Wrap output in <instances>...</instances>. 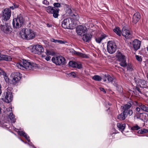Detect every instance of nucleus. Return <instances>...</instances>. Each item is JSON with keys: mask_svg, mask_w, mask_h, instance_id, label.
<instances>
[{"mask_svg": "<svg viewBox=\"0 0 148 148\" xmlns=\"http://www.w3.org/2000/svg\"><path fill=\"white\" fill-rule=\"evenodd\" d=\"M34 32L29 29L23 28L19 32V36L21 38L26 40L33 39L35 37Z\"/></svg>", "mask_w": 148, "mask_h": 148, "instance_id": "obj_1", "label": "nucleus"}, {"mask_svg": "<svg viewBox=\"0 0 148 148\" xmlns=\"http://www.w3.org/2000/svg\"><path fill=\"white\" fill-rule=\"evenodd\" d=\"M36 64L34 63H30L25 60H23L17 63V67L21 69L33 70L36 66Z\"/></svg>", "mask_w": 148, "mask_h": 148, "instance_id": "obj_2", "label": "nucleus"}, {"mask_svg": "<svg viewBox=\"0 0 148 148\" xmlns=\"http://www.w3.org/2000/svg\"><path fill=\"white\" fill-rule=\"evenodd\" d=\"M113 31L119 36H121L122 34V35L126 39H131L132 37L130 31L125 27L122 28L121 32L119 27H116L114 29Z\"/></svg>", "mask_w": 148, "mask_h": 148, "instance_id": "obj_3", "label": "nucleus"}, {"mask_svg": "<svg viewBox=\"0 0 148 148\" xmlns=\"http://www.w3.org/2000/svg\"><path fill=\"white\" fill-rule=\"evenodd\" d=\"M62 27L64 29H72L75 26L73 23L71 18H68L64 19L62 23Z\"/></svg>", "mask_w": 148, "mask_h": 148, "instance_id": "obj_4", "label": "nucleus"}, {"mask_svg": "<svg viewBox=\"0 0 148 148\" xmlns=\"http://www.w3.org/2000/svg\"><path fill=\"white\" fill-rule=\"evenodd\" d=\"M21 77V75L19 73L16 72L12 73L10 75V83L16 84L19 82Z\"/></svg>", "mask_w": 148, "mask_h": 148, "instance_id": "obj_5", "label": "nucleus"}, {"mask_svg": "<svg viewBox=\"0 0 148 148\" xmlns=\"http://www.w3.org/2000/svg\"><path fill=\"white\" fill-rule=\"evenodd\" d=\"M117 60L119 62V64L121 66L125 67L127 66L126 58L125 56L120 52H117L116 54Z\"/></svg>", "mask_w": 148, "mask_h": 148, "instance_id": "obj_6", "label": "nucleus"}, {"mask_svg": "<svg viewBox=\"0 0 148 148\" xmlns=\"http://www.w3.org/2000/svg\"><path fill=\"white\" fill-rule=\"evenodd\" d=\"M23 23L24 20L23 17L21 16H18L16 18L13 19L12 25L14 28H18L21 27Z\"/></svg>", "mask_w": 148, "mask_h": 148, "instance_id": "obj_7", "label": "nucleus"}, {"mask_svg": "<svg viewBox=\"0 0 148 148\" xmlns=\"http://www.w3.org/2000/svg\"><path fill=\"white\" fill-rule=\"evenodd\" d=\"M116 46L115 42L112 41H109L107 44V50L110 54L114 53L116 50Z\"/></svg>", "mask_w": 148, "mask_h": 148, "instance_id": "obj_8", "label": "nucleus"}, {"mask_svg": "<svg viewBox=\"0 0 148 148\" xmlns=\"http://www.w3.org/2000/svg\"><path fill=\"white\" fill-rule=\"evenodd\" d=\"M52 61L53 63L56 65H60L65 64V59L63 57L60 56L53 57Z\"/></svg>", "mask_w": 148, "mask_h": 148, "instance_id": "obj_9", "label": "nucleus"}, {"mask_svg": "<svg viewBox=\"0 0 148 148\" xmlns=\"http://www.w3.org/2000/svg\"><path fill=\"white\" fill-rule=\"evenodd\" d=\"M132 106V105L130 103L128 102L126 104L124 105L123 106H121L122 110L124 113L126 114H128L129 116L131 115L133 113L132 110H130Z\"/></svg>", "mask_w": 148, "mask_h": 148, "instance_id": "obj_10", "label": "nucleus"}, {"mask_svg": "<svg viewBox=\"0 0 148 148\" xmlns=\"http://www.w3.org/2000/svg\"><path fill=\"white\" fill-rule=\"evenodd\" d=\"M11 15V11L8 8H6L2 12V19L4 21L9 20Z\"/></svg>", "mask_w": 148, "mask_h": 148, "instance_id": "obj_11", "label": "nucleus"}, {"mask_svg": "<svg viewBox=\"0 0 148 148\" xmlns=\"http://www.w3.org/2000/svg\"><path fill=\"white\" fill-rule=\"evenodd\" d=\"M3 97H5V101L8 103L10 102L13 99V96L11 92L8 90L5 91Z\"/></svg>", "mask_w": 148, "mask_h": 148, "instance_id": "obj_12", "label": "nucleus"}, {"mask_svg": "<svg viewBox=\"0 0 148 148\" xmlns=\"http://www.w3.org/2000/svg\"><path fill=\"white\" fill-rule=\"evenodd\" d=\"M87 28L85 26L80 25L76 29V32L79 35L82 36L86 32Z\"/></svg>", "mask_w": 148, "mask_h": 148, "instance_id": "obj_13", "label": "nucleus"}, {"mask_svg": "<svg viewBox=\"0 0 148 148\" xmlns=\"http://www.w3.org/2000/svg\"><path fill=\"white\" fill-rule=\"evenodd\" d=\"M12 107H9L7 108L6 112L8 116L12 123H14L15 121L14 116L12 112Z\"/></svg>", "mask_w": 148, "mask_h": 148, "instance_id": "obj_14", "label": "nucleus"}, {"mask_svg": "<svg viewBox=\"0 0 148 148\" xmlns=\"http://www.w3.org/2000/svg\"><path fill=\"white\" fill-rule=\"evenodd\" d=\"M135 82L136 85L140 88H145L147 86L145 81L143 79H139L138 81L136 80Z\"/></svg>", "mask_w": 148, "mask_h": 148, "instance_id": "obj_15", "label": "nucleus"}, {"mask_svg": "<svg viewBox=\"0 0 148 148\" xmlns=\"http://www.w3.org/2000/svg\"><path fill=\"white\" fill-rule=\"evenodd\" d=\"M133 47L135 51L138 49L140 46L141 41L137 39L134 40L132 42Z\"/></svg>", "mask_w": 148, "mask_h": 148, "instance_id": "obj_16", "label": "nucleus"}, {"mask_svg": "<svg viewBox=\"0 0 148 148\" xmlns=\"http://www.w3.org/2000/svg\"><path fill=\"white\" fill-rule=\"evenodd\" d=\"M140 18V14L138 12H136L133 16L132 22L136 24L139 20Z\"/></svg>", "mask_w": 148, "mask_h": 148, "instance_id": "obj_17", "label": "nucleus"}, {"mask_svg": "<svg viewBox=\"0 0 148 148\" xmlns=\"http://www.w3.org/2000/svg\"><path fill=\"white\" fill-rule=\"evenodd\" d=\"M69 66L73 68H76L78 69H80L82 67V65L81 64L78 63L73 61H71L69 62Z\"/></svg>", "mask_w": 148, "mask_h": 148, "instance_id": "obj_18", "label": "nucleus"}, {"mask_svg": "<svg viewBox=\"0 0 148 148\" xmlns=\"http://www.w3.org/2000/svg\"><path fill=\"white\" fill-rule=\"evenodd\" d=\"M146 117V116L143 113L140 112H136L134 116L135 118H136V119H139L142 121L145 119Z\"/></svg>", "mask_w": 148, "mask_h": 148, "instance_id": "obj_19", "label": "nucleus"}, {"mask_svg": "<svg viewBox=\"0 0 148 148\" xmlns=\"http://www.w3.org/2000/svg\"><path fill=\"white\" fill-rule=\"evenodd\" d=\"M0 28L1 30L5 33L8 34L10 32L9 26L6 24L5 25H1Z\"/></svg>", "mask_w": 148, "mask_h": 148, "instance_id": "obj_20", "label": "nucleus"}, {"mask_svg": "<svg viewBox=\"0 0 148 148\" xmlns=\"http://www.w3.org/2000/svg\"><path fill=\"white\" fill-rule=\"evenodd\" d=\"M11 60L12 58L10 56L0 54V60L10 61Z\"/></svg>", "mask_w": 148, "mask_h": 148, "instance_id": "obj_21", "label": "nucleus"}, {"mask_svg": "<svg viewBox=\"0 0 148 148\" xmlns=\"http://www.w3.org/2000/svg\"><path fill=\"white\" fill-rule=\"evenodd\" d=\"M82 39L83 40L86 42H88L90 40L92 35L90 34H84L83 35Z\"/></svg>", "mask_w": 148, "mask_h": 148, "instance_id": "obj_22", "label": "nucleus"}, {"mask_svg": "<svg viewBox=\"0 0 148 148\" xmlns=\"http://www.w3.org/2000/svg\"><path fill=\"white\" fill-rule=\"evenodd\" d=\"M18 132V134L20 136H23L29 142H30V140L29 139V137L28 135L24 132L21 131H17Z\"/></svg>", "mask_w": 148, "mask_h": 148, "instance_id": "obj_23", "label": "nucleus"}, {"mask_svg": "<svg viewBox=\"0 0 148 148\" xmlns=\"http://www.w3.org/2000/svg\"><path fill=\"white\" fill-rule=\"evenodd\" d=\"M106 36L105 34H103L100 37L95 38V40L97 43H100L102 40L106 37Z\"/></svg>", "mask_w": 148, "mask_h": 148, "instance_id": "obj_24", "label": "nucleus"}, {"mask_svg": "<svg viewBox=\"0 0 148 148\" xmlns=\"http://www.w3.org/2000/svg\"><path fill=\"white\" fill-rule=\"evenodd\" d=\"M51 41L52 42H54L55 43H59L60 44H64L66 42V41H63L62 40L55 39L53 38H51L50 39Z\"/></svg>", "mask_w": 148, "mask_h": 148, "instance_id": "obj_25", "label": "nucleus"}, {"mask_svg": "<svg viewBox=\"0 0 148 148\" xmlns=\"http://www.w3.org/2000/svg\"><path fill=\"white\" fill-rule=\"evenodd\" d=\"M54 8H55L51 6H48L46 8V10L49 13L52 14L53 12Z\"/></svg>", "mask_w": 148, "mask_h": 148, "instance_id": "obj_26", "label": "nucleus"}, {"mask_svg": "<svg viewBox=\"0 0 148 148\" xmlns=\"http://www.w3.org/2000/svg\"><path fill=\"white\" fill-rule=\"evenodd\" d=\"M126 114L123 112L122 113L117 116V118L121 120H124L126 118Z\"/></svg>", "mask_w": 148, "mask_h": 148, "instance_id": "obj_27", "label": "nucleus"}, {"mask_svg": "<svg viewBox=\"0 0 148 148\" xmlns=\"http://www.w3.org/2000/svg\"><path fill=\"white\" fill-rule=\"evenodd\" d=\"M59 10V9L54 8L53 12V13H52L53 14V16L54 18H56L58 17L59 15L58 13Z\"/></svg>", "mask_w": 148, "mask_h": 148, "instance_id": "obj_28", "label": "nucleus"}, {"mask_svg": "<svg viewBox=\"0 0 148 148\" xmlns=\"http://www.w3.org/2000/svg\"><path fill=\"white\" fill-rule=\"evenodd\" d=\"M117 126L120 130H123L125 127V124H121L120 123H118Z\"/></svg>", "mask_w": 148, "mask_h": 148, "instance_id": "obj_29", "label": "nucleus"}, {"mask_svg": "<svg viewBox=\"0 0 148 148\" xmlns=\"http://www.w3.org/2000/svg\"><path fill=\"white\" fill-rule=\"evenodd\" d=\"M55 54V53L53 50H47L46 52V54L47 56L49 55L53 56Z\"/></svg>", "mask_w": 148, "mask_h": 148, "instance_id": "obj_30", "label": "nucleus"}, {"mask_svg": "<svg viewBox=\"0 0 148 148\" xmlns=\"http://www.w3.org/2000/svg\"><path fill=\"white\" fill-rule=\"evenodd\" d=\"M32 47L30 50L31 52L34 54H36L37 52V50L36 49L37 45H34L32 46Z\"/></svg>", "mask_w": 148, "mask_h": 148, "instance_id": "obj_31", "label": "nucleus"}, {"mask_svg": "<svg viewBox=\"0 0 148 148\" xmlns=\"http://www.w3.org/2000/svg\"><path fill=\"white\" fill-rule=\"evenodd\" d=\"M92 79L96 81H100L102 78L100 76L98 75H95L92 77Z\"/></svg>", "mask_w": 148, "mask_h": 148, "instance_id": "obj_32", "label": "nucleus"}, {"mask_svg": "<svg viewBox=\"0 0 148 148\" xmlns=\"http://www.w3.org/2000/svg\"><path fill=\"white\" fill-rule=\"evenodd\" d=\"M71 15H72L71 17V18L72 19H73L77 21L78 20L79 18V15L76 14H72Z\"/></svg>", "mask_w": 148, "mask_h": 148, "instance_id": "obj_33", "label": "nucleus"}, {"mask_svg": "<svg viewBox=\"0 0 148 148\" xmlns=\"http://www.w3.org/2000/svg\"><path fill=\"white\" fill-rule=\"evenodd\" d=\"M135 102L136 103V105L139 106L141 108L142 110L144 111L146 106L144 105L142 103H138L136 101H135Z\"/></svg>", "mask_w": 148, "mask_h": 148, "instance_id": "obj_34", "label": "nucleus"}, {"mask_svg": "<svg viewBox=\"0 0 148 148\" xmlns=\"http://www.w3.org/2000/svg\"><path fill=\"white\" fill-rule=\"evenodd\" d=\"M44 51V48L41 45H38V53L43 52Z\"/></svg>", "mask_w": 148, "mask_h": 148, "instance_id": "obj_35", "label": "nucleus"}, {"mask_svg": "<svg viewBox=\"0 0 148 148\" xmlns=\"http://www.w3.org/2000/svg\"><path fill=\"white\" fill-rule=\"evenodd\" d=\"M148 132V130L146 129H143L139 130L138 131V133L140 134H143L144 133H146Z\"/></svg>", "mask_w": 148, "mask_h": 148, "instance_id": "obj_36", "label": "nucleus"}, {"mask_svg": "<svg viewBox=\"0 0 148 148\" xmlns=\"http://www.w3.org/2000/svg\"><path fill=\"white\" fill-rule=\"evenodd\" d=\"M66 13L67 14H69V16H70L71 17L72 15H71V14H73V13L72 10H71L70 8H68L67 10H66Z\"/></svg>", "mask_w": 148, "mask_h": 148, "instance_id": "obj_37", "label": "nucleus"}, {"mask_svg": "<svg viewBox=\"0 0 148 148\" xmlns=\"http://www.w3.org/2000/svg\"><path fill=\"white\" fill-rule=\"evenodd\" d=\"M75 55H77L81 57H82L84 58L85 57V55L83 54L82 53L76 51Z\"/></svg>", "mask_w": 148, "mask_h": 148, "instance_id": "obj_38", "label": "nucleus"}, {"mask_svg": "<svg viewBox=\"0 0 148 148\" xmlns=\"http://www.w3.org/2000/svg\"><path fill=\"white\" fill-rule=\"evenodd\" d=\"M140 129L138 125H136L132 127L131 130H138Z\"/></svg>", "mask_w": 148, "mask_h": 148, "instance_id": "obj_39", "label": "nucleus"}, {"mask_svg": "<svg viewBox=\"0 0 148 148\" xmlns=\"http://www.w3.org/2000/svg\"><path fill=\"white\" fill-rule=\"evenodd\" d=\"M4 79L6 82H10V79L8 78L6 75H4Z\"/></svg>", "mask_w": 148, "mask_h": 148, "instance_id": "obj_40", "label": "nucleus"}, {"mask_svg": "<svg viewBox=\"0 0 148 148\" xmlns=\"http://www.w3.org/2000/svg\"><path fill=\"white\" fill-rule=\"evenodd\" d=\"M136 59L139 62H140L142 60L141 57L138 55L136 56Z\"/></svg>", "mask_w": 148, "mask_h": 148, "instance_id": "obj_41", "label": "nucleus"}, {"mask_svg": "<svg viewBox=\"0 0 148 148\" xmlns=\"http://www.w3.org/2000/svg\"><path fill=\"white\" fill-rule=\"evenodd\" d=\"M68 75L70 76H72L74 77H75L76 76V73L74 72H72L70 73H69L68 74Z\"/></svg>", "mask_w": 148, "mask_h": 148, "instance_id": "obj_42", "label": "nucleus"}, {"mask_svg": "<svg viewBox=\"0 0 148 148\" xmlns=\"http://www.w3.org/2000/svg\"><path fill=\"white\" fill-rule=\"evenodd\" d=\"M53 5L56 7L59 8L60 7L61 5L59 3H55L53 4Z\"/></svg>", "mask_w": 148, "mask_h": 148, "instance_id": "obj_43", "label": "nucleus"}, {"mask_svg": "<svg viewBox=\"0 0 148 148\" xmlns=\"http://www.w3.org/2000/svg\"><path fill=\"white\" fill-rule=\"evenodd\" d=\"M127 70L130 71L133 70L132 66L131 65H129L127 67Z\"/></svg>", "mask_w": 148, "mask_h": 148, "instance_id": "obj_44", "label": "nucleus"}, {"mask_svg": "<svg viewBox=\"0 0 148 148\" xmlns=\"http://www.w3.org/2000/svg\"><path fill=\"white\" fill-rule=\"evenodd\" d=\"M107 79L108 80V81L107 82H108L109 75H107V76H106V75L105 76V78H103V81L104 82H106Z\"/></svg>", "mask_w": 148, "mask_h": 148, "instance_id": "obj_45", "label": "nucleus"}, {"mask_svg": "<svg viewBox=\"0 0 148 148\" xmlns=\"http://www.w3.org/2000/svg\"><path fill=\"white\" fill-rule=\"evenodd\" d=\"M43 4H44L46 5H48L49 4V2L47 1V0H44L42 2Z\"/></svg>", "mask_w": 148, "mask_h": 148, "instance_id": "obj_46", "label": "nucleus"}, {"mask_svg": "<svg viewBox=\"0 0 148 148\" xmlns=\"http://www.w3.org/2000/svg\"><path fill=\"white\" fill-rule=\"evenodd\" d=\"M18 6L16 4H14V6L10 7V8L12 10H14V8H18Z\"/></svg>", "mask_w": 148, "mask_h": 148, "instance_id": "obj_47", "label": "nucleus"}, {"mask_svg": "<svg viewBox=\"0 0 148 148\" xmlns=\"http://www.w3.org/2000/svg\"><path fill=\"white\" fill-rule=\"evenodd\" d=\"M113 80V78L112 77L109 75L108 82H112Z\"/></svg>", "mask_w": 148, "mask_h": 148, "instance_id": "obj_48", "label": "nucleus"}, {"mask_svg": "<svg viewBox=\"0 0 148 148\" xmlns=\"http://www.w3.org/2000/svg\"><path fill=\"white\" fill-rule=\"evenodd\" d=\"M99 89L101 91H102L104 93H106V91L103 88L101 87L99 88Z\"/></svg>", "mask_w": 148, "mask_h": 148, "instance_id": "obj_49", "label": "nucleus"}, {"mask_svg": "<svg viewBox=\"0 0 148 148\" xmlns=\"http://www.w3.org/2000/svg\"><path fill=\"white\" fill-rule=\"evenodd\" d=\"M28 144L30 146V147H32V148H36L30 142L29 143H28Z\"/></svg>", "mask_w": 148, "mask_h": 148, "instance_id": "obj_50", "label": "nucleus"}, {"mask_svg": "<svg viewBox=\"0 0 148 148\" xmlns=\"http://www.w3.org/2000/svg\"><path fill=\"white\" fill-rule=\"evenodd\" d=\"M70 52L74 54H75L76 51L74 50L73 49H71L70 50Z\"/></svg>", "mask_w": 148, "mask_h": 148, "instance_id": "obj_51", "label": "nucleus"}, {"mask_svg": "<svg viewBox=\"0 0 148 148\" xmlns=\"http://www.w3.org/2000/svg\"><path fill=\"white\" fill-rule=\"evenodd\" d=\"M51 57L50 56H47L45 58L46 60L47 61H49L51 59Z\"/></svg>", "mask_w": 148, "mask_h": 148, "instance_id": "obj_52", "label": "nucleus"}, {"mask_svg": "<svg viewBox=\"0 0 148 148\" xmlns=\"http://www.w3.org/2000/svg\"><path fill=\"white\" fill-rule=\"evenodd\" d=\"M136 111L138 112H139L140 111V108L137 107L136 109Z\"/></svg>", "mask_w": 148, "mask_h": 148, "instance_id": "obj_53", "label": "nucleus"}, {"mask_svg": "<svg viewBox=\"0 0 148 148\" xmlns=\"http://www.w3.org/2000/svg\"><path fill=\"white\" fill-rule=\"evenodd\" d=\"M144 111H145L147 112H148V107L146 106L145 109L144 110Z\"/></svg>", "mask_w": 148, "mask_h": 148, "instance_id": "obj_54", "label": "nucleus"}, {"mask_svg": "<svg viewBox=\"0 0 148 148\" xmlns=\"http://www.w3.org/2000/svg\"><path fill=\"white\" fill-rule=\"evenodd\" d=\"M139 87H138L137 86L136 88V90L138 91V92H140V93H141V91H140V89L139 88Z\"/></svg>", "mask_w": 148, "mask_h": 148, "instance_id": "obj_55", "label": "nucleus"}, {"mask_svg": "<svg viewBox=\"0 0 148 148\" xmlns=\"http://www.w3.org/2000/svg\"><path fill=\"white\" fill-rule=\"evenodd\" d=\"M20 139L22 141V142H23V143H26V144L27 143L26 142H25L23 141V140L22 139Z\"/></svg>", "mask_w": 148, "mask_h": 148, "instance_id": "obj_56", "label": "nucleus"}, {"mask_svg": "<svg viewBox=\"0 0 148 148\" xmlns=\"http://www.w3.org/2000/svg\"><path fill=\"white\" fill-rule=\"evenodd\" d=\"M47 27H50V25L49 24H48L47 25Z\"/></svg>", "mask_w": 148, "mask_h": 148, "instance_id": "obj_57", "label": "nucleus"}, {"mask_svg": "<svg viewBox=\"0 0 148 148\" xmlns=\"http://www.w3.org/2000/svg\"><path fill=\"white\" fill-rule=\"evenodd\" d=\"M147 79H148V74H147Z\"/></svg>", "mask_w": 148, "mask_h": 148, "instance_id": "obj_58", "label": "nucleus"}, {"mask_svg": "<svg viewBox=\"0 0 148 148\" xmlns=\"http://www.w3.org/2000/svg\"><path fill=\"white\" fill-rule=\"evenodd\" d=\"M108 105H110L111 104H110V103H108Z\"/></svg>", "mask_w": 148, "mask_h": 148, "instance_id": "obj_59", "label": "nucleus"}, {"mask_svg": "<svg viewBox=\"0 0 148 148\" xmlns=\"http://www.w3.org/2000/svg\"><path fill=\"white\" fill-rule=\"evenodd\" d=\"M1 113V108H0V114Z\"/></svg>", "mask_w": 148, "mask_h": 148, "instance_id": "obj_60", "label": "nucleus"}, {"mask_svg": "<svg viewBox=\"0 0 148 148\" xmlns=\"http://www.w3.org/2000/svg\"><path fill=\"white\" fill-rule=\"evenodd\" d=\"M45 56H42V58H43V57H45Z\"/></svg>", "mask_w": 148, "mask_h": 148, "instance_id": "obj_61", "label": "nucleus"}, {"mask_svg": "<svg viewBox=\"0 0 148 148\" xmlns=\"http://www.w3.org/2000/svg\"><path fill=\"white\" fill-rule=\"evenodd\" d=\"M147 61L148 63V59H147Z\"/></svg>", "mask_w": 148, "mask_h": 148, "instance_id": "obj_62", "label": "nucleus"}, {"mask_svg": "<svg viewBox=\"0 0 148 148\" xmlns=\"http://www.w3.org/2000/svg\"><path fill=\"white\" fill-rule=\"evenodd\" d=\"M17 130H18V129H16V131H17Z\"/></svg>", "mask_w": 148, "mask_h": 148, "instance_id": "obj_63", "label": "nucleus"}, {"mask_svg": "<svg viewBox=\"0 0 148 148\" xmlns=\"http://www.w3.org/2000/svg\"><path fill=\"white\" fill-rule=\"evenodd\" d=\"M147 117H148V114H147Z\"/></svg>", "mask_w": 148, "mask_h": 148, "instance_id": "obj_64", "label": "nucleus"}]
</instances>
